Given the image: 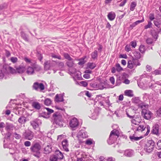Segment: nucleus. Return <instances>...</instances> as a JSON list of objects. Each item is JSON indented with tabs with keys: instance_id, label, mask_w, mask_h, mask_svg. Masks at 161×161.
Returning <instances> with one entry per match:
<instances>
[{
	"instance_id": "nucleus-1",
	"label": "nucleus",
	"mask_w": 161,
	"mask_h": 161,
	"mask_svg": "<svg viewBox=\"0 0 161 161\" xmlns=\"http://www.w3.org/2000/svg\"><path fill=\"white\" fill-rule=\"evenodd\" d=\"M41 148L42 147L40 144L38 142H36L31 147L30 149L31 153L35 157L38 158Z\"/></svg>"
},
{
	"instance_id": "nucleus-2",
	"label": "nucleus",
	"mask_w": 161,
	"mask_h": 161,
	"mask_svg": "<svg viewBox=\"0 0 161 161\" xmlns=\"http://www.w3.org/2000/svg\"><path fill=\"white\" fill-rule=\"evenodd\" d=\"M147 105H142L141 107L142 108V116L145 119L148 120L151 118L153 113L149 110L143 108V107L146 108L147 107Z\"/></svg>"
},
{
	"instance_id": "nucleus-3",
	"label": "nucleus",
	"mask_w": 161,
	"mask_h": 161,
	"mask_svg": "<svg viewBox=\"0 0 161 161\" xmlns=\"http://www.w3.org/2000/svg\"><path fill=\"white\" fill-rule=\"evenodd\" d=\"M134 129L136 131L142 132H143L146 129L147 132L145 135L147 136L148 134L150 131V128L148 125L146 126V125L141 123L138 127H136V128H134Z\"/></svg>"
},
{
	"instance_id": "nucleus-4",
	"label": "nucleus",
	"mask_w": 161,
	"mask_h": 161,
	"mask_svg": "<svg viewBox=\"0 0 161 161\" xmlns=\"http://www.w3.org/2000/svg\"><path fill=\"white\" fill-rule=\"evenodd\" d=\"M155 143L152 140H148L145 144L144 150L148 153L151 152L153 150Z\"/></svg>"
},
{
	"instance_id": "nucleus-5",
	"label": "nucleus",
	"mask_w": 161,
	"mask_h": 161,
	"mask_svg": "<svg viewBox=\"0 0 161 161\" xmlns=\"http://www.w3.org/2000/svg\"><path fill=\"white\" fill-rule=\"evenodd\" d=\"M79 124L78 119L75 118H73L71 119L69 123V125L72 130L76 128Z\"/></svg>"
},
{
	"instance_id": "nucleus-6",
	"label": "nucleus",
	"mask_w": 161,
	"mask_h": 161,
	"mask_svg": "<svg viewBox=\"0 0 161 161\" xmlns=\"http://www.w3.org/2000/svg\"><path fill=\"white\" fill-rule=\"evenodd\" d=\"M151 33L152 36L154 38L155 40H154L152 38H147L146 40V43L148 44H151L155 41L158 38V35L157 33L154 31V30H151Z\"/></svg>"
},
{
	"instance_id": "nucleus-7",
	"label": "nucleus",
	"mask_w": 161,
	"mask_h": 161,
	"mask_svg": "<svg viewBox=\"0 0 161 161\" xmlns=\"http://www.w3.org/2000/svg\"><path fill=\"white\" fill-rule=\"evenodd\" d=\"M62 116L58 112H56L53 115L54 121L56 124H58L60 122L62 119Z\"/></svg>"
},
{
	"instance_id": "nucleus-8",
	"label": "nucleus",
	"mask_w": 161,
	"mask_h": 161,
	"mask_svg": "<svg viewBox=\"0 0 161 161\" xmlns=\"http://www.w3.org/2000/svg\"><path fill=\"white\" fill-rule=\"evenodd\" d=\"M33 88L36 90H38L39 89L41 90H43L44 89V86L42 83H39L37 82H36L33 84Z\"/></svg>"
},
{
	"instance_id": "nucleus-9",
	"label": "nucleus",
	"mask_w": 161,
	"mask_h": 161,
	"mask_svg": "<svg viewBox=\"0 0 161 161\" xmlns=\"http://www.w3.org/2000/svg\"><path fill=\"white\" fill-rule=\"evenodd\" d=\"M132 118L131 122L133 124L138 125L141 121V118L140 116H133Z\"/></svg>"
},
{
	"instance_id": "nucleus-10",
	"label": "nucleus",
	"mask_w": 161,
	"mask_h": 161,
	"mask_svg": "<svg viewBox=\"0 0 161 161\" xmlns=\"http://www.w3.org/2000/svg\"><path fill=\"white\" fill-rule=\"evenodd\" d=\"M62 145L64 149L67 152L69 151L68 149L69 145L68 140L65 139L62 142Z\"/></svg>"
},
{
	"instance_id": "nucleus-11",
	"label": "nucleus",
	"mask_w": 161,
	"mask_h": 161,
	"mask_svg": "<svg viewBox=\"0 0 161 161\" xmlns=\"http://www.w3.org/2000/svg\"><path fill=\"white\" fill-rule=\"evenodd\" d=\"M26 73L28 75H33L35 73L34 68L31 66H28L27 68Z\"/></svg>"
},
{
	"instance_id": "nucleus-12",
	"label": "nucleus",
	"mask_w": 161,
	"mask_h": 161,
	"mask_svg": "<svg viewBox=\"0 0 161 161\" xmlns=\"http://www.w3.org/2000/svg\"><path fill=\"white\" fill-rule=\"evenodd\" d=\"M17 73L19 74H22L25 71V67L23 66L20 65L18 67L16 68Z\"/></svg>"
},
{
	"instance_id": "nucleus-13",
	"label": "nucleus",
	"mask_w": 161,
	"mask_h": 161,
	"mask_svg": "<svg viewBox=\"0 0 161 161\" xmlns=\"http://www.w3.org/2000/svg\"><path fill=\"white\" fill-rule=\"evenodd\" d=\"M135 66L134 62L133 57L132 58V59L129 60L127 62V67L130 69H132Z\"/></svg>"
},
{
	"instance_id": "nucleus-14",
	"label": "nucleus",
	"mask_w": 161,
	"mask_h": 161,
	"mask_svg": "<svg viewBox=\"0 0 161 161\" xmlns=\"http://www.w3.org/2000/svg\"><path fill=\"white\" fill-rule=\"evenodd\" d=\"M116 15L113 12H111L108 13L107 16L108 19L111 21L113 20L115 17Z\"/></svg>"
},
{
	"instance_id": "nucleus-15",
	"label": "nucleus",
	"mask_w": 161,
	"mask_h": 161,
	"mask_svg": "<svg viewBox=\"0 0 161 161\" xmlns=\"http://www.w3.org/2000/svg\"><path fill=\"white\" fill-rule=\"evenodd\" d=\"M44 66L45 70H49L50 68L52 66L50 61L48 60L45 61L44 64Z\"/></svg>"
},
{
	"instance_id": "nucleus-16",
	"label": "nucleus",
	"mask_w": 161,
	"mask_h": 161,
	"mask_svg": "<svg viewBox=\"0 0 161 161\" xmlns=\"http://www.w3.org/2000/svg\"><path fill=\"white\" fill-rule=\"evenodd\" d=\"M113 135L116 136H117L118 137H119V131L115 129H114L112 130L110 132V138L111 139Z\"/></svg>"
},
{
	"instance_id": "nucleus-17",
	"label": "nucleus",
	"mask_w": 161,
	"mask_h": 161,
	"mask_svg": "<svg viewBox=\"0 0 161 161\" xmlns=\"http://www.w3.org/2000/svg\"><path fill=\"white\" fill-rule=\"evenodd\" d=\"M124 93L125 95L130 97H132L134 96L133 91L132 90H126L124 92Z\"/></svg>"
},
{
	"instance_id": "nucleus-18",
	"label": "nucleus",
	"mask_w": 161,
	"mask_h": 161,
	"mask_svg": "<svg viewBox=\"0 0 161 161\" xmlns=\"http://www.w3.org/2000/svg\"><path fill=\"white\" fill-rule=\"evenodd\" d=\"M52 151V147L50 145H48L44 148V153L47 154L51 153Z\"/></svg>"
},
{
	"instance_id": "nucleus-19",
	"label": "nucleus",
	"mask_w": 161,
	"mask_h": 161,
	"mask_svg": "<svg viewBox=\"0 0 161 161\" xmlns=\"http://www.w3.org/2000/svg\"><path fill=\"white\" fill-rule=\"evenodd\" d=\"M55 154L58 159H62L64 157V156L62 153L59 150H56L55 152Z\"/></svg>"
},
{
	"instance_id": "nucleus-20",
	"label": "nucleus",
	"mask_w": 161,
	"mask_h": 161,
	"mask_svg": "<svg viewBox=\"0 0 161 161\" xmlns=\"http://www.w3.org/2000/svg\"><path fill=\"white\" fill-rule=\"evenodd\" d=\"M33 134L31 132H27L25 136L26 138L30 140H32L33 138Z\"/></svg>"
},
{
	"instance_id": "nucleus-21",
	"label": "nucleus",
	"mask_w": 161,
	"mask_h": 161,
	"mask_svg": "<svg viewBox=\"0 0 161 161\" xmlns=\"http://www.w3.org/2000/svg\"><path fill=\"white\" fill-rule=\"evenodd\" d=\"M32 106L34 108L39 109L41 108L40 104L37 102H33L32 103Z\"/></svg>"
},
{
	"instance_id": "nucleus-22",
	"label": "nucleus",
	"mask_w": 161,
	"mask_h": 161,
	"mask_svg": "<svg viewBox=\"0 0 161 161\" xmlns=\"http://www.w3.org/2000/svg\"><path fill=\"white\" fill-rule=\"evenodd\" d=\"M55 101L57 102H62L63 101V96L60 94H57L55 97Z\"/></svg>"
},
{
	"instance_id": "nucleus-23",
	"label": "nucleus",
	"mask_w": 161,
	"mask_h": 161,
	"mask_svg": "<svg viewBox=\"0 0 161 161\" xmlns=\"http://www.w3.org/2000/svg\"><path fill=\"white\" fill-rule=\"evenodd\" d=\"M96 67V64H95L89 62L87 64V68H89L91 69H94Z\"/></svg>"
},
{
	"instance_id": "nucleus-24",
	"label": "nucleus",
	"mask_w": 161,
	"mask_h": 161,
	"mask_svg": "<svg viewBox=\"0 0 161 161\" xmlns=\"http://www.w3.org/2000/svg\"><path fill=\"white\" fill-rule=\"evenodd\" d=\"M136 5L137 3L136 2H132L130 5V10L131 11H133L135 9Z\"/></svg>"
},
{
	"instance_id": "nucleus-25",
	"label": "nucleus",
	"mask_w": 161,
	"mask_h": 161,
	"mask_svg": "<svg viewBox=\"0 0 161 161\" xmlns=\"http://www.w3.org/2000/svg\"><path fill=\"white\" fill-rule=\"evenodd\" d=\"M134 56L135 58L139 59L141 58V55L140 53L137 51H135L133 53Z\"/></svg>"
},
{
	"instance_id": "nucleus-26",
	"label": "nucleus",
	"mask_w": 161,
	"mask_h": 161,
	"mask_svg": "<svg viewBox=\"0 0 161 161\" xmlns=\"http://www.w3.org/2000/svg\"><path fill=\"white\" fill-rule=\"evenodd\" d=\"M126 114L129 118H132L133 116L130 115V114H132L131 112H133V110L132 109L129 108L127 109H126Z\"/></svg>"
},
{
	"instance_id": "nucleus-27",
	"label": "nucleus",
	"mask_w": 161,
	"mask_h": 161,
	"mask_svg": "<svg viewBox=\"0 0 161 161\" xmlns=\"http://www.w3.org/2000/svg\"><path fill=\"white\" fill-rule=\"evenodd\" d=\"M115 67L116 71L118 72H119L123 70V68L120 66V64L119 63L116 64L115 65Z\"/></svg>"
},
{
	"instance_id": "nucleus-28",
	"label": "nucleus",
	"mask_w": 161,
	"mask_h": 161,
	"mask_svg": "<svg viewBox=\"0 0 161 161\" xmlns=\"http://www.w3.org/2000/svg\"><path fill=\"white\" fill-rule=\"evenodd\" d=\"M159 128L158 125H155L153 129V132L155 134H157L158 133Z\"/></svg>"
},
{
	"instance_id": "nucleus-29",
	"label": "nucleus",
	"mask_w": 161,
	"mask_h": 161,
	"mask_svg": "<svg viewBox=\"0 0 161 161\" xmlns=\"http://www.w3.org/2000/svg\"><path fill=\"white\" fill-rule=\"evenodd\" d=\"M154 23L155 26L158 28L160 27L161 25V18L159 19V21L154 20Z\"/></svg>"
},
{
	"instance_id": "nucleus-30",
	"label": "nucleus",
	"mask_w": 161,
	"mask_h": 161,
	"mask_svg": "<svg viewBox=\"0 0 161 161\" xmlns=\"http://www.w3.org/2000/svg\"><path fill=\"white\" fill-rule=\"evenodd\" d=\"M101 83L98 84H94L93 85L94 86H94V87L97 89L102 90L103 89L104 87L103 86H101Z\"/></svg>"
},
{
	"instance_id": "nucleus-31",
	"label": "nucleus",
	"mask_w": 161,
	"mask_h": 161,
	"mask_svg": "<svg viewBox=\"0 0 161 161\" xmlns=\"http://www.w3.org/2000/svg\"><path fill=\"white\" fill-rule=\"evenodd\" d=\"M131 141H138L142 138V137H136L134 136H130L129 137Z\"/></svg>"
},
{
	"instance_id": "nucleus-32",
	"label": "nucleus",
	"mask_w": 161,
	"mask_h": 161,
	"mask_svg": "<svg viewBox=\"0 0 161 161\" xmlns=\"http://www.w3.org/2000/svg\"><path fill=\"white\" fill-rule=\"evenodd\" d=\"M18 121L19 123L21 124H23L25 123L26 121L25 117L23 116L20 117L18 120Z\"/></svg>"
},
{
	"instance_id": "nucleus-33",
	"label": "nucleus",
	"mask_w": 161,
	"mask_h": 161,
	"mask_svg": "<svg viewBox=\"0 0 161 161\" xmlns=\"http://www.w3.org/2000/svg\"><path fill=\"white\" fill-rule=\"evenodd\" d=\"M31 125L32 126L33 128L35 130H36L37 129L38 127V124L35 121H32L31 122Z\"/></svg>"
},
{
	"instance_id": "nucleus-34",
	"label": "nucleus",
	"mask_w": 161,
	"mask_h": 161,
	"mask_svg": "<svg viewBox=\"0 0 161 161\" xmlns=\"http://www.w3.org/2000/svg\"><path fill=\"white\" fill-rule=\"evenodd\" d=\"M139 50L140 51L141 53H144L146 51L145 46L142 45H140L139 47Z\"/></svg>"
},
{
	"instance_id": "nucleus-35",
	"label": "nucleus",
	"mask_w": 161,
	"mask_h": 161,
	"mask_svg": "<svg viewBox=\"0 0 161 161\" xmlns=\"http://www.w3.org/2000/svg\"><path fill=\"white\" fill-rule=\"evenodd\" d=\"M58 159L55 154L51 155L50 158V161H57Z\"/></svg>"
},
{
	"instance_id": "nucleus-36",
	"label": "nucleus",
	"mask_w": 161,
	"mask_h": 161,
	"mask_svg": "<svg viewBox=\"0 0 161 161\" xmlns=\"http://www.w3.org/2000/svg\"><path fill=\"white\" fill-rule=\"evenodd\" d=\"M91 56L92 58L95 59L97 57V50H95L92 53Z\"/></svg>"
},
{
	"instance_id": "nucleus-37",
	"label": "nucleus",
	"mask_w": 161,
	"mask_h": 161,
	"mask_svg": "<svg viewBox=\"0 0 161 161\" xmlns=\"http://www.w3.org/2000/svg\"><path fill=\"white\" fill-rule=\"evenodd\" d=\"M52 101L50 99L47 98L44 101V104L47 106H49L51 104Z\"/></svg>"
},
{
	"instance_id": "nucleus-38",
	"label": "nucleus",
	"mask_w": 161,
	"mask_h": 161,
	"mask_svg": "<svg viewBox=\"0 0 161 161\" xmlns=\"http://www.w3.org/2000/svg\"><path fill=\"white\" fill-rule=\"evenodd\" d=\"M133 60L136 67L141 65V63H140L139 61L138 60V59L135 58L133 57Z\"/></svg>"
},
{
	"instance_id": "nucleus-39",
	"label": "nucleus",
	"mask_w": 161,
	"mask_h": 161,
	"mask_svg": "<svg viewBox=\"0 0 161 161\" xmlns=\"http://www.w3.org/2000/svg\"><path fill=\"white\" fill-rule=\"evenodd\" d=\"M153 24L150 21H148V24L147 25L144 26V28L145 29H147L148 28H150L152 27Z\"/></svg>"
},
{
	"instance_id": "nucleus-40",
	"label": "nucleus",
	"mask_w": 161,
	"mask_h": 161,
	"mask_svg": "<svg viewBox=\"0 0 161 161\" xmlns=\"http://www.w3.org/2000/svg\"><path fill=\"white\" fill-rule=\"evenodd\" d=\"M64 56L66 59H67L69 61H72L73 60L72 58L67 53H64Z\"/></svg>"
},
{
	"instance_id": "nucleus-41",
	"label": "nucleus",
	"mask_w": 161,
	"mask_h": 161,
	"mask_svg": "<svg viewBox=\"0 0 161 161\" xmlns=\"http://www.w3.org/2000/svg\"><path fill=\"white\" fill-rule=\"evenodd\" d=\"M8 70L12 74H14L17 73L16 69H14L11 67L9 66L8 68Z\"/></svg>"
},
{
	"instance_id": "nucleus-42",
	"label": "nucleus",
	"mask_w": 161,
	"mask_h": 161,
	"mask_svg": "<svg viewBox=\"0 0 161 161\" xmlns=\"http://www.w3.org/2000/svg\"><path fill=\"white\" fill-rule=\"evenodd\" d=\"M80 86L85 87L87 86L88 84V83L85 81H80Z\"/></svg>"
},
{
	"instance_id": "nucleus-43",
	"label": "nucleus",
	"mask_w": 161,
	"mask_h": 161,
	"mask_svg": "<svg viewBox=\"0 0 161 161\" xmlns=\"http://www.w3.org/2000/svg\"><path fill=\"white\" fill-rule=\"evenodd\" d=\"M51 56L52 58H57L59 59H61V57L60 55H57L53 53H52Z\"/></svg>"
},
{
	"instance_id": "nucleus-44",
	"label": "nucleus",
	"mask_w": 161,
	"mask_h": 161,
	"mask_svg": "<svg viewBox=\"0 0 161 161\" xmlns=\"http://www.w3.org/2000/svg\"><path fill=\"white\" fill-rule=\"evenodd\" d=\"M18 58L16 57H12L10 58V61L13 63H15L18 61Z\"/></svg>"
},
{
	"instance_id": "nucleus-45",
	"label": "nucleus",
	"mask_w": 161,
	"mask_h": 161,
	"mask_svg": "<svg viewBox=\"0 0 161 161\" xmlns=\"http://www.w3.org/2000/svg\"><path fill=\"white\" fill-rule=\"evenodd\" d=\"M21 37L25 41L28 40V38L26 36V34L23 31L21 32Z\"/></svg>"
},
{
	"instance_id": "nucleus-46",
	"label": "nucleus",
	"mask_w": 161,
	"mask_h": 161,
	"mask_svg": "<svg viewBox=\"0 0 161 161\" xmlns=\"http://www.w3.org/2000/svg\"><path fill=\"white\" fill-rule=\"evenodd\" d=\"M66 64L68 66L70 67H72L74 65V63L73 61H70L66 63Z\"/></svg>"
},
{
	"instance_id": "nucleus-47",
	"label": "nucleus",
	"mask_w": 161,
	"mask_h": 161,
	"mask_svg": "<svg viewBox=\"0 0 161 161\" xmlns=\"http://www.w3.org/2000/svg\"><path fill=\"white\" fill-rule=\"evenodd\" d=\"M116 140V138H114V136H112V137L111 139L110 138V136L109 137V140L108 142L110 143H112L114 142V141Z\"/></svg>"
},
{
	"instance_id": "nucleus-48",
	"label": "nucleus",
	"mask_w": 161,
	"mask_h": 161,
	"mask_svg": "<svg viewBox=\"0 0 161 161\" xmlns=\"http://www.w3.org/2000/svg\"><path fill=\"white\" fill-rule=\"evenodd\" d=\"M45 108L46 109L48 112L47 114H49L54 112L53 110L52 109H50L47 108Z\"/></svg>"
},
{
	"instance_id": "nucleus-49",
	"label": "nucleus",
	"mask_w": 161,
	"mask_h": 161,
	"mask_svg": "<svg viewBox=\"0 0 161 161\" xmlns=\"http://www.w3.org/2000/svg\"><path fill=\"white\" fill-rule=\"evenodd\" d=\"M130 45L132 47L135 48L136 46V43L135 41H133L130 42Z\"/></svg>"
},
{
	"instance_id": "nucleus-50",
	"label": "nucleus",
	"mask_w": 161,
	"mask_h": 161,
	"mask_svg": "<svg viewBox=\"0 0 161 161\" xmlns=\"http://www.w3.org/2000/svg\"><path fill=\"white\" fill-rule=\"evenodd\" d=\"M125 50L127 52H129L131 50L130 45H126L125 47Z\"/></svg>"
},
{
	"instance_id": "nucleus-51",
	"label": "nucleus",
	"mask_w": 161,
	"mask_h": 161,
	"mask_svg": "<svg viewBox=\"0 0 161 161\" xmlns=\"http://www.w3.org/2000/svg\"><path fill=\"white\" fill-rule=\"evenodd\" d=\"M149 18L150 20L152 21L154 19V14H153L151 13L149 15Z\"/></svg>"
},
{
	"instance_id": "nucleus-52",
	"label": "nucleus",
	"mask_w": 161,
	"mask_h": 161,
	"mask_svg": "<svg viewBox=\"0 0 161 161\" xmlns=\"http://www.w3.org/2000/svg\"><path fill=\"white\" fill-rule=\"evenodd\" d=\"M33 68L37 71L40 70L41 69V67L40 66L35 64L34 65Z\"/></svg>"
},
{
	"instance_id": "nucleus-53",
	"label": "nucleus",
	"mask_w": 161,
	"mask_h": 161,
	"mask_svg": "<svg viewBox=\"0 0 161 161\" xmlns=\"http://www.w3.org/2000/svg\"><path fill=\"white\" fill-rule=\"evenodd\" d=\"M144 21V18H143L142 20H137V21H136V22H135V23L137 25L139 23H142V22H143Z\"/></svg>"
},
{
	"instance_id": "nucleus-54",
	"label": "nucleus",
	"mask_w": 161,
	"mask_h": 161,
	"mask_svg": "<svg viewBox=\"0 0 161 161\" xmlns=\"http://www.w3.org/2000/svg\"><path fill=\"white\" fill-rule=\"evenodd\" d=\"M85 95L89 98L91 97L92 96L91 93L88 91H85Z\"/></svg>"
},
{
	"instance_id": "nucleus-55",
	"label": "nucleus",
	"mask_w": 161,
	"mask_h": 161,
	"mask_svg": "<svg viewBox=\"0 0 161 161\" xmlns=\"http://www.w3.org/2000/svg\"><path fill=\"white\" fill-rule=\"evenodd\" d=\"M109 80L111 83L114 85L115 82V79L113 77H111L110 78Z\"/></svg>"
},
{
	"instance_id": "nucleus-56",
	"label": "nucleus",
	"mask_w": 161,
	"mask_h": 161,
	"mask_svg": "<svg viewBox=\"0 0 161 161\" xmlns=\"http://www.w3.org/2000/svg\"><path fill=\"white\" fill-rule=\"evenodd\" d=\"M127 0H124L119 5L120 7L124 6L127 2Z\"/></svg>"
},
{
	"instance_id": "nucleus-57",
	"label": "nucleus",
	"mask_w": 161,
	"mask_h": 161,
	"mask_svg": "<svg viewBox=\"0 0 161 161\" xmlns=\"http://www.w3.org/2000/svg\"><path fill=\"white\" fill-rule=\"evenodd\" d=\"M24 145L26 147H29L31 146V143L30 141H27L25 142Z\"/></svg>"
},
{
	"instance_id": "nucleus-58",
	"label": "nucleus",
	"mask_w": 161,
	"mask_h": 161,
	"mask_svg": "<svg viewBox=\"0 0 161 161\" xmlns=\"http://www.w3.org/2000/svg\"><path fill=\"white\" fill-rule=\"evenodd\" d=\"M92 143V141L90 140H87L86 142V144L87 145H90Z\"/></svg>"
},
{
	"instance_id": "nucleus-59",
	"label": "nucleus",
	"mask_w": 161,
	"mask_h": 161,
	"mask_svg": "<svg viewBox=\"0 0 161 161\" xmlns=\"http://www.w3.org/2000/svg\"><path fill=\"white\" fill-rule=\"evenodd\" d=\"M158 147V149H161V140L159 141L157 143Z\"/></svg>"
},
{
	"instance_id": "nucleus-60",
	"label": "nucleus",
	"mask_w": 161,
	"mask_h": 161,
	"mask_svg": "<svg viewBox=\"0 0 161 161\" xmlns=\"http://www.w3.org/2000/svg\"><path fill=\"white\" fill-rule=\"evenodd\" d=\"M119 58H123L126 59L127 58V55L125 54H120L119 56Z\"/></svg>"
},
{
	"instance_id": "nucleus-61",
	"label": "nucleus",
	"mask_w": 161,
	"mask_h": 161,
	"mask_svg": "<svg viewBox=\"0 0 161 161\" xmlns=\"http://www.w3.org/2000/svg\"><path fill=\"white\" fill-rule=\"evenodd\" d=\"M83 77L86 79H88L90 78V75L87 74H85L84 75Z\"/></svg>"
},
{
	"instance_id": "nucleus-62",
	"label": "nucleus",
	"mask_w": 161,
	"mask_h": 161,
	"mask_svg": "<svg viewBox=\"0 0 161 161\" xmlns=\"http://www.w3.org/2000/svg\"><path fill=\"white\" fill-rule=\"evenodd\" d=\"M85 158L84 157H81L77 158L76 161H85Z\"/></svg>"
},
{
	"instance_id": "nucleus-63",
	"label": "nucleus",
	"mask_w": 161,
	"mask_h": 161,
	"mask_svg": "<svg viewBox=\"0 0 161 161\" xmlns=\"http://www.w3.org/2000/svg\"><path fill=\"white\" fill-rule=\"evenodd\" d=\"M124 99V96L123 95H120L119 97V101H122Z\"/></svg>"
},
{
	"instance_id": "nucleus-64",
	"label": "nucleus",
	"mask_w": 161,
	"mask_h": 161,
	"mask_svg": "<svg viewBox=\"0 0 161 161\" xmlns=\"http://www.w3.org/2000/svg\"><path fill=\"white\" fill-rule=\"evenodd\" d=\"M106 161H114V160L112 157H109L106 159Z\"/></svg>"
}]
</instances>
